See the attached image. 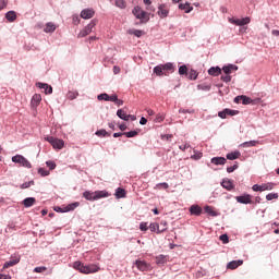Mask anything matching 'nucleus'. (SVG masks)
I'll use <instances>...</instances> for the list:
<instances>
[{
    "label": "nucleus",
    "mask_w": 279,
    "mask_h": 279,
    "mask_svg": "<svg viewBox=\"0 0 279 279\" xmlns=\"http://www.w3.org/2000/svg\"><path fill=\"white\" fill-rule=\"evenodd\" d=\"M239 169V161H235L233 166L227 167V173H234Z\"/></svg>",
    "instance_id": "nucleus-36"
},
{
    "label": "nucleus",
    "mask_w": 279,
    "mask_h": 279,
    "mask_svg": "<svg viewBox=\"0 0 279 279\" xmlns=\"http://www.w3.org/2000/svg\"><path fill=\"white\" fill-rule=\"evenodd\" d=\"M10 278H11L10 275L0 274V279H10Z\"/></svg>",
    "instance_id": "nucleus-64"
},
{
    "label": "nucleus",
    "mask_w": 279,
    "mask_h": 279,
    "mask_svg": "<svg viewBox=\"0 0 279 279\" xmlns=\"http://www.w3.org/2000/svg\"><path fill=\"white\" fill-rule=\"evenodd\" d=\"M44 32L46 34H53V32H56V24L51 23V22H48L46 24V27L44 28Z\"/></svg>",
    "instance_id": "nucleus-27"
},
{
    "label": "nucleus",
    "mask_w": 279,
    "mask_h": 279,
    "mask_svg": "<svg viewBox=\"0 0 279 279\" xmlns=\"http://www.w3.org/2000/svg\"><path fill=\"white\" fill-rule=\"evenodd\" d=\"M37 88H40L41 90H45V88H48V93H53V87L47 83H36Z\"/></svg>",
    "instance_id": "nucleus-31"
},
{
    "label": "nucleus",
    "mask_w": 279,
    "mask_h": 279,
    "mask_svg": "<svg viewBox=\"0 0 279 279\" xmlns=\"http://www.w3.org/2000/svg\"><path fill=\"white\" fill-rule=\"evenodd\" d=\"M208 75H211L213 77H219V75H221V68H219V66H211L208 70Z\"/></svg>",
    "instance_id": "nucleus-20"
},
{
    "label": "nucleus",
    "mask_w": 279,
    "mask_h": 279,
    "mask_svg": "<svg viewBox=\"0 0 279 279\" xmlns=\"http://www.w3.org/2000/svg\"><path fill=\"white\" fill-rule=\"evenodd\" d=\"M109 95L106 93H102L97 96L98 101H108Z\"/></svg>",
    "instance_id": "nucleus-47"
},
{
    "label": "nucleus",
    "mask_w": 279,
    "mask_h": 279,
    "mask_svg": "<svg viewBox=\"0 0 279 279\" xmlns=\"http://www.w3.org/2000/svg\"><path fill=\"white\" fill-rule=\"evenodd\" d=\"M156 189H165V190H167V189H169V183H167V182L158 183L156 185Z\"/></svg>",
    "instance_id": "nucleus-55"
},
{
    "label": "nucleus",
    "mask_w": 279,
    "mask_h": 279,
    "mask_svg": "<svg viewBox=\"0 0 279 279\" xmlns=\"http://www.w3.org/2000/svg\"><path fill=\"white\" fill-rule=\"evenodd\" d=\"M189 211L191 215H195V217H199V215H202V207H199V205H192Z\"/></svg>",
    "instance_id": "nucleus-19"
},
{
    "label": "nucleus",
    "mask_w": 279,
    "mask_h": 279,
    "mask_svg": "<svg viewBox=\"0 0 279 279\" xmlns=\"http://www.w3.org/2000/svg\"><path fill=\"white\" fill-rule=\"evenodd\" d=\"M133 36H136V38H141L143 36V31L135 29L132 32Z\"/></svg>",
    "instance_id": "nucleus-58"
},
{
    "label": "nucleus",
    "mask_w": 279,
    "mask_h": 279,
    "mask_svg": "<svg viewBox=\"0 0 279 279\" xmlns=\"http://www.w3.org/2000/svg\"><path fill=\"white\" fill-rule=\"evenodd\" d=\"M24 208H32L34 204H36V199L34 197H26L22 202Z\"/></svg>",
    "instance_id": "nucleus-21"
},
{
    "label": "nucleus",
    "mask_w": 279,
    "mask_h": 279,
    "mask_svg": "<svg viewBox=\"0 0 279 279\" xmlns=\"http://www.w3.org/2000/svg\"><path fill=\"white\" fill-rule=\"evenodd\" d=\"M252 102H253L252 98H250V97H247L245 95H242V104H243V106H250V104H252Z\"/></svg>",
    "instance_id": "nucleus-41"
},
{
    "label": "nucleus",
    "mask_w": 279,
    "mask_h": 279,
    "mask_svg": "<svg viewBox=\"0 0 279 279\" xmlns=\"http://www.w3.org/2000/svg\"><path fill=\"white\" fill-rule=\"evenodd\" d=\"M117 99H119V96H117V94H112L109 96L107 101H113V104H116Z\"/></svg>",
    "instance_id": "nucleus-60"
},
{
    "label": "nucleus",
    "mask_w": 279,
    "mask_h": 279,
    "mask_svg": "<svg viewBox=\"0 0 279 279\" xmlns=\"http://www.w3.org/2000/svg\"><path fill=\"white\" fill-rule=\"evenodd\" d=\"M21 263V256L11 257L8 262L4 263L3 269H8V267H14V265H19Z\"/></svg>",
    "instance_id": "nucleus-10"
},
{
    "label": "nucleus",
    "mask_w": 279,
    "mask_h": 279,
    "mask_svg": "<svg viewBox=\"0 0 279 279\" xmlns=\"http://www.w3.org/2000/svg\"><path fill=\"white\" fill-rule=\"evenodd\" d=\"M148 229H150V232H156L157 231V234H162V232H165L167 230V228L160 229V225H158V222H151L148 226Z\"/></svg>",
    "instance_id": "nucleus-13"
},
{
    "label": "nucleus",
    "mask_w": 279,
    "mask_h": 279,
    "mask_svg": "<svg viewBox=\"0 0 279 279\" xmlns=\"http://www.w3.org/2000/svg\"><path fill=\"white\" fill-rule=\"evenodd\" d=\"M243 265V259L231 260L227 264V269H238Z\"/></svg>",
    "instance_id": "nucleus-16"
},
{
    "label": "nucleus",
    "mask_w": 279,
    "mask_h": 279,
    "mask_svg": "<svg viewBox=\"0 0 279 279\" xmlns=\"http://www.w3.org/2000/svg\"><path fill=\"white\" fill-rule=\"evenodd\" d=\"M40 101H43V96H40V94L33 95L31 100L32 108H38V106H40Z\"/></svg>",
    "instance_id": "nucleus-14"
},
{
    "label": "nucleus",
    "mask_w": 279,
    "mask_h": 279,
    "mask_svg": "<svg viewBox=\"0 0 279 279\" xmlns=\"http://www.w3.org/2000/svg\"><path fill=\"white\" fill-rule=\"evenodd\" d=\"M222 71L226 75H230L232 71H239V66H236L235 64H228L222 66Z\"/></svg>",
    "instance_id": "nucleus-18"
},
{
    "label": "nucleus",
    "mask_w": 279,
    "mask_h": 279,
    "mask_svg": "<svg viewBox=\"0 0 279 279\" xmlns=\"http://www.w3.org/2000/svg\"><path fill=\"white\" fill-rule=\"evenodd\" d=\"M96 136H102L104 138H106V136H110V133H108L106 130H98L96 131Z\"/></svg>",
    "instance_id": "nucleus-40"
},
{
    "label": "nucleus",
    "mask_w": 279,
    "mask_h": 279,
    "mask_svg": "<svg viewBox=\"0 0 279 279\" xmlns=\"http://www.w3.org/2000/svg\"><path fill=\"white\" fill-rule=\"evenodd\" d=\"M190 147H191V144L186 143L183 146H179V149H181V151H186Z\"/></svg>",
    "instance_id": "nucleus-62"
},
{
    "label": "nucleus",
    "mask_w": 279,
    "mask_h": 279,
    "mask_svg": "<svg viewBox=\"0 0 279 279\" xmlns=\"http://www.w3.org/2000/svg\"><path fill=\"white\" fill-rule=\"evenodd\" d=\"M156 260H157L158 264L165 265V263H167V256H165V255H158V256L156 257Z\"/></svg>",
    "instance_id": "nucleus-44"
},
{
    "label": "nucleus",
    "mask_w": 279,
    "mask_h": 279,
    "mask_svg": "<svg viewBox=\"0 0 279 279\" xmlns=\"http://www.w3.org/2000/svg\"><path fill=\"white\" fill-rule=\"evenodd\" d=\"M204 210L207 213V215H209V217H219V214L208 205L204 207Z\"/></svg>",
    "instance_id": "nucleus-33"
},
{
    "label": "nucleus",
    "mask_w": 279,
    "mask_h": 279,
    "mask_svg": "<svg viewBox=\"0 0 279 279\" xmlns=\"http://www.w3.org/2000/svg\"><path fill=\"white\" fill-rule=\"evenodd\" d=\"M46 166L50 169V171H53V169L57 167L56 161L53 160L46 161Z\"/></svg>",
    "instance_id": "nucleus-48"
},
{
    "label": "nucleus",
    "mask_w": 279,
    "mask_h": 279,
    "mask_svg": "<svg viewBox=\"0 0 279 279\" xmlns=\"http://www.w3.org/2000/svg\"><path fill=\"white\" fill-rule=\"evenodd\" d=\"M5 19L7 21H9V23H14V21H16V12L14 11L7 12Z\"/></svg>",
    "instance_id": "nucleus-29"
},
{
    "label": "nucleus",
    "mask_w": 279,
    "mask_h": 279,
    "mask_svg": "<svg viewBox=\"0 0 279 279\" xmlns=\"http://www.w3.org/2000/svg\"><path fill=\"white\" fill-rule=\"evenodd\" d=\"M124 136H126V138H134V136H138V131L124 132Z\"/></svg>",
    "instance_id": "nucleus-39"
},
{
    "label": "nucleus",
    "mask_w": 279,
    "mask_h": 279,
    "mask_svg": "<svg viewBox=\"0 0 279 279\" xmlns=\"http://www.w3.org/2000/svg\"><path fill=\"white\" fill-rule=\"evenodd\" d=\"M229 23H231L232 25H238L240 27H243V25H250V17L236 19V20L229 17Z\"/></svg>",
    "instance_id": "nucleus-7"
},
{
    "label": "nucleus",
    "mask_w": 279,
    "mask_h": 279,
    "mask_svg": "<svg viewBox=\"0 0 279 279\" xmlns=\"http://www.w3.org/2000/svg\"><path fill=\"white\" fill-rule=\"evenodd\" d=\"M12 162L21 165L22 167H25L26 169H32V162H29V160H27V158H25L22 155L13 156L12 157Z\"/></svg>",
    "instance_id": "nucleus-2"
},
{
    "label": "nucleus",
    "mask_w": 279,
    "mask_h": 279,
    "mask_svg": "<svg viewBox=\"0 0 279 279\" xmlns=\"http://www.w3.org/2000/svg\"><path fill=\"white\" fill-rule=\"evenodd\" d=\"M153 71H154V73H155L156 75H158L159 77L162 76V75H163V72H165V71L162 70V65H161V64L155 66Z\"/></svg>",
    "instance_id": "nucleus-35"
},
{
    "label": "nucleus",
    "mask_w": 279,
    "mask_h": 279,
    "mask_svg": "<svg viewBox=\"0 0 279 279\" xmlns=\"http://www.w3.org/2000/svg\"><path fill=\"white\" fill-rule=\"evenodd\" d=\"M72 21H73V25H77L80 23V15L78 14H74L72 16Z\"/></svg>",
    "instance_id": "nucleus-59"
},
{
    "label": "nucleus",
    "mask_w": 279,
    "mask_h": 279,
    "mask_svg": "<svg viewBox=\"0 0 279 279\" xmlns=\"http://www.w3.org/2000/svg\"><path fill=\"white\" fill-rule=\"evenodd\" d=\"M157 14L161 19H167V16H169V8H167V4H159Z\"/></svg>",
    "instance_id": "nucleus-9"
},
{
    "label": "nucleus",
    "mask_w": 279,
    "mask_h": 279,
    "mask_svg": "<svg viewBox=\"0 0 279 279\" xmlns=\"http://www.w3.org/2000/svg\"><path fill=\"white\" fill-rule=\"evenodd\" d=\"M219 240L226 245L227 243H230V238L228 234L223 233L219 236Z\"/></svg>",
    "instance_id": "nucleus-45"
},
{
    "label": "nucleus",
    "mask_w": 279,
    "mask_h": 279,
    "mask_svg": "<svg viewBox=\"0 0 279 279\" xmlns=\"http://www.w3.org/2000/svg\"><path fill=\"white\" fill-rule=\"evenodd\" d=\"M83 197H84L85 199H87V202H96L95 192L85 191V192L83 193Z\"/></svg>",
    "instance_id": "nucleus-26"
},
{
    "label": "nucleus",
    "mask_w": 279,
    "mask_h": 279,
    "mask_svg": "<svg viewBox=\"0 0 279 279\" xmlns=\"http://www.w3.org/2000/svg\"><path fill=\"white\" fill-rule=\"evenodd\" d=\"M132 14H134L136 19L142 21V23H147V21H149V17H147V12L143 11L141 7H135L132 10Z\"/></svg>",
    "instance_id": "nucleus-4"
},
{
    "label": "nucleus",
    "mask_w": 279,
    "mask_h": 279,
    "mask_svg": "<svg viewBox=\"0 0 279 279\" xmlns=\"http://www.w3.org/2000/svg\"><path fill=\"white\" fill-rule=\"evenodd\" d=\"M179 10H184L185 14H191L193 12V7H191V3H180L179 4Z\"/></svg>",
    "instance_id": "nucleus-25"
},
{
    "label": "nucleus",
    "mask_w": 279,
    "mask_h": 279,
    "mask_svg": "<svg viewBox=\"0 0 279 279\" xmlns=\"http://www.w3.org/2000/svg\"><path fill=\"white\" fill-rule=\"evenodd\" d=\"M235 199L239 204H252V195L250 194L236 196Z\"/></svg>",
    "instance_id": "nucleus-11"
},
{
    "label": "nucleus",
    "mask_w": 279,
    "mask_h": 279,
    "mask_svg": "<svg viewBox=\"0 0 279 279\" xmlns=\"http://www.w3.org/2000/svg\"><path fill=\"white\" fill-rule=\"evenodd\" d=\"M95 199L97 202V199H104L105 197H110V193H108V191L106 190H101V191H95Z\"/></svg>",
    "instance_id": "nucleus-17"
},
{
    "label": "nucleus",
    "mask_w": 279,
    "mask_h": 279,
    "mask_svg": "<svg viewBox=\"0 0 279 279\" xmlns=\"http://www.w3.org/2000/svg\"><path fill=\"white\" fill-rule=\"evenodd\" d=\"M117 117H119V119L122 121H130V117H132V114L125 113L123 109H118Z\"/></svg>",
    "instance_id": "nucleus-23"
},
{
    "label": "nucleus",
    "mask_w": 279,
    "mask_h": 279,
    "mask_svg": "<svg viewBox=\"0 0 279 279\" xmlns=\"http://www.w3.org/2000/svg\"><path fill=\"white\" fill-rule=\"evenodd\" d=\"M78 96H80V93L77 92H70L66 95L68 99H70L71 101H73V99H77Z\"/></svg>",
    "instance_id": "nucleus-38"
},
{
    "label": "nucleus",
    "mask_w": 279,
    "mask_h": 279,
    "mask_svg": "<svg viewBox=\"0 0 279 279\" xmlns=\"http://www.w3.org/2000/svg\"><path fill=\"white\" fill-rule=\"evenodd\" d=\"M197 89H198V90L208 92V90H210V85H207V84H199V85H197Z\"/></svg>",
    "instance_id": "nucleus-49"
},
{
    "label": "nucleus",
    "mask_w": 279,
    "mask_h": 279,
    "mask_svg": "<svg viewBox=\"0 0 279 279\" xmlns=\"http://www.w3.org/2000/svg\"><path fill=\"white\" fill-rule=\"evenodd\" d=\"M126 193H125V189L123 187H118L116 190V197L117 199H123V197H125Z\"/></svg>",
    "instance_id": "nucleus-32"
},
{
    "label": "nucleus",
    "mask_w": 279,
    "mask_h": 279,
    "mask_svg": "<svg viewBox=\"0 0 279 279\" xmlns=\"http://www.w3.org/2000/svg\"><path fill=\"white\" fill-rule=\"evenodd\" d=\"M179 75H189V68H186V65H181L179 68Z\"/></svg>",
    "instance_id": "nucleus-42"
},
{
    "label": "nucleus",
    "mask_w": 279,
    "mask_h": 279,
    "mask_svg": "<svg viewBox=\"0 0 279 279\" xmlns=\"http://www.w3.org/2000/svg\"><path fill=\"white\" fill-rule=\"evenodd\" d=\"M220 184L226 191H234V181L232 179L225 178Z\"/></svg>",
    "instance_id": "nucleus-8"
},
{
    "label": "nucleus",
    "mask_w": 279,
    "mask_h": 279,
    "mask_svg": "<svg viewBox=\"0 0 279 279\" xmlns=\"http://www.w3.org/2000/svg\"><path fill=\"white\" fill-rule=\"evenodd\" d=\"M126 5L125 0H116V7L120 10H125Z\"/></svg>",
    "instance_id": "nucleus-37"
},
{
    "label": "nucleus",
    "mask_w": 279,
    "mask_h": 279,
    "mask_svg": "<svg viewBox=\"0 0 279 279\" xmlns=\"http://www.w3.org/2000/svg\"><path fill=\"white\" fill-rule=\"evenodd\" d=\"M211 165H216V167L223 166L226 162H228V159L226 157H214L210 160Z\"/></svg>",
    "instance_id": "nucleus-15"
},
{
    "label": "nucleus",
    "mask_w": 279,
    "mask_h": 279,
    "mask_svg": "<svg viewBox=\"0 0 279 279\" xmlns=\"http://www.w3.org/2000/svg\"><path fill=\"white\" fill-rule=\"evenodd\" d=\"M97 25L96 20H92L77 35L78 38H86L88 34L93 33V28Z\"/></svg>",
    "instance_id": "nucleus-3"
},
{
    "label": "nucleus",
    "mask_w": 279,
    "mask_h": 279,
    "mask_svg": "<svg viewBox=\"0 0 279 279\" xmlns=\"http://www.w3.org/2000/svg\"><path fill=\"white\" fill-rule=\"evenodd\" d=\"M140 125H147V120L145 117H142L140 120Z\"/></svg>",
    "instance_id": "nucleus-63"
},
{
    "label": "nucleus",
    "mask_w": 279,
    "mask_h": 279,
    "mask_svg": "<svg viewBox=\"0 0 279 279\" xmlns=\"http://www.w3.org/2000/svg\"><path fill=\"white\" fill-rule=\"evenodd\" d=\"M95 16V10L93 9H84L81 11V19H93Z\"/></svg>",
    "instance_id": "nucleus-12"
},
{
    "label": "nucleus",
    "mask_w": 279,
    "mask_h": 279,
    "mask_svg": "<svg viewBox=\"0 0 279 279\" xmlns=\"http://www.w3.org/2000/svg\"><path fill=\"white\" fill-rule=\"evenodd\" d=\"M140 230L142 232H147V230H149V226H147V222H141L140 223Z\"/></svg>",
    "instance_id": "nucleus-51"
},
{
    "label": "nucleus",
    "mask_w": 279,
    "mask_h": 279,
    "mask_svg": "<svg viewBox=\"0 0 279 279\" xmlns=\"http://www.w3.org/2000/svg\"><path fill=\"white\" fill-rule=\"evenodd\" d=\"M80 206V202H74L65 206L64 213H71V210H75Z\"/></svg>",
    "instance_id": "nucleus-34"
},
{
    "label": "nucleus",
    "mask_w": 279,
    "mask_h": 279,
    "mask_svg": "<svg viewBox=\"0 0 279 279\" xmlns=\"http://www.w3.org/2000/svg\"><path fill=\"white\" fill-rule=\"evenodd\" d=\"M73 267L77 271H81V274H97L99 271V266L95 264L84 265L82 262H74Z\"/></svg>",
    "instance_id": "nucleus-1"
},
{
    "label": "nucleus",
    "mask_w": 279,
    "mask_h": 279,
    "mask_svg": "<svg viewBox=\"0 0 279 279\" xmlns=\"http://www.w3.org/2000/svg\"><path fill=\"white\" fill-rule=\"evenodd\" d=\"M267 202H271V199H278V193H269L266 195Z\"/></svg>",
    "instance_id": "nucleus-46"
},
{
    "label": "nucleus",
    "mask_w": 279,
    "mask_h": 279,
    "mask_svg": "<svg viewBox=\"0 0 279 279\" xmlns=\"http://www.w3.org/2000/svg\"><path fill=\"white\" fill-rule=\"evenodd\" d=\"M226 112H227V117H236V114H239V110H234V109L226 108Z\"/></svg>",
    "instance_id": "nucleus-43"
},
{
    "label": "nucleus",
    "mask_w": 279,
    "mask_h": 279,
    "mask_svg": "<svg viewBox=\"0 0 279 279\" xmlns=\"http://www.w3.org/2000/svg\"><path fill=\"white\" fill-rule=\"evenodd\" d=\"M222 82H225L226 84H228V82H232V76H230L229 74L221 76L220 78Z\"/></svg>",
    "instance_id": "nucleus-56"
},
{
    "label": "nucleus",
    "mask_w": 279,
    "mask_h": 279,
    "mask_svg": "<svg viewBox=\"0 0 279 279\" xmlns=\"http://www.w3.org/2000/svg\"><path fill=\"white\" fill-rule=\"evenodd\" d=\"M38 173H40L43 178H47V175H49V171L46 170L45 168H39Z\"/></svg>",
    "instance_id": "nucleus-53"
},
{
    "label": "nucleus",
    "mask_w": 279,
    "mask_h": 279,
    "mask_svg": "<svg viewBox=\"0 0 279 279\" xmlns=\"http://www.w3.org/2000/svg\"><path fill=\"white\" fill-rule=\"evenodd\" d=\"M203 154L201 151H195L194 150V155L192 156V158L194 160H199L202 158Z\"/></svg>",
    "instance_id": "nucleus-57"
},
{
    "label": "nucleus",
    "mask_w": 279,
    "mask_h": 279,
    "mask_svg": "<svg viewBox=\"0 0 279 279\" xmlns=\"http://www.w3.org/2000/svg\"><path fill=\"white\" fill-rule=\"evenodd\" d=\"M35 274H43V271H47V267L39 266L34 268Z\"/></svg>",
    "instance_id": "nucleus-54"
},
{
    "label": "nucleus",
    "mask_w": 279,
    "mask_h": 279,
    "mask_svg": "<svg viewBox=\"0 0 279 279\" xmlns=\"http://www.w3.org/2000/svg\"><path fill=\"white\" fill-rule=\"evenodd\" d=\"M161 69L166 72H170L173 73V71H175V66L173 65V63L168 62L166 64H161Z\"/></svg>",
    "instance_id": "nucleus-28"
},
{
    "label": "nucleus",
    "mask_w": 279,
    "mask_h": 279,
    "mask_svg": "<svg viewBox=\"0 0 279 279\" xmlns=\"http://www.w3.org/2000/svg\"><path fill=\"white\" fill-rule=\"evenodd\" d=\"M274 186H276V183H263L262 185L254 184L252 189L255 192L263 193V191H274Z\"/></svg>",
    "instance_id": "nucleus-6"
},
{
    "label": "nucleus",
    "mask_w": 279,
    "mask_h": 279,
    "mask_svg": "<svg viewBox=\"0 0 279 279\" xmlns=\"http://www.w3.org/2000/svg\"><path fill=\"white\" fill-rule=\"evenodd\" d=\"M46 141L50 143V145L53 147V149H62L64 147V141L60 138H56L53 136L46 137Z\"/></svg>",
    "instance_id": "nucleus-5"
},
{
    "label": "nucleus",
    "mask_w": 279,
    "mask_h": 279,
    "mask_svg": "<svg viewBox=\"0 0 279 279\" xmlns=\"http://www.w3.org/2000/svg\"><path fill=\"white\" fill-rule=\"evenodd\" d=\"M135 265L140 271H147L149 269V265L145 260H136Z\"/></svg>",
    "instance_id": "nucleus-22"
},
{
    "label": "nucleus",
    "mask_w": 279,
    "mask_h": 279,
    "mask_svg": "<svg viewBox=\"0 0 279 279\" xmlns=\"http://www.w3.org/2000/svg\"><path fill=\"white\" fill-rule=\"evenodd\" d=\"M227 160H239L241 158V151L235 150L227 154L226 156Z\"/></svg>",
    "instance_id": "nucleus-24"
},
{
    "label": "nucleus",
    "mask_w": 279,
    "mask_h": 279,
    "mask_svg": "<svg viewBox=\"0 0 279 279\" xmlns=\"http://www.w3.org/2000/svg\"><path fill=\"white\" fill-rule=\"evenodd\" d=\"M197 71L192 70L189 72V80H197Z\"/></svg>",
    "instance_id": "nucleus-50"
},
{
    "label": "nucleus",
    "mask_w": 279,
    "mask_h": 279,
    "mask_svg": "<svg viewBox=\"0 0 279 279\" xmlns=\"http://www.w3.org/2000/svg\"><path fill=\"white\" fill-rule=\"evenodd\" d=\"M218 117L220 119H226L228 117V113L226 112V109H223L222 111H219Z\"/></svg>",
    "instance_id": "nucleus-61"
},
{
    "label": "nucleus",
    "mask_w": 279,
    "mask_h": 279,
    "mask_svg": "<svg viewBox=\"0 0 279 279\" xmlns=\"http://www.w3.org/2000/svg\"><path fill=\"white\" fill-rule=\"evenodd\" d=\"M257 145H258V141L253 140V141H248L240 144V147L247 148V147H256Z\"/></svg>",
    "instance_id": "nucleus-30"
},
{
    "label": "nucleus",
    "mask_w": 279,
    "mask_h": 279,
    "mask_svg": "<svg viewBox=\"0 0 279 279\" xmlns=\"http://www.w3.org/2000/svg\"><path fill=\"white\" fill-rule=\"evenodd\" d=\"M29 186H34V180L32 181H28V182H24L22 185H21V189H29Z\"/></svg>",
    "instance_id": "nucleus-52"
}]
</instances>
